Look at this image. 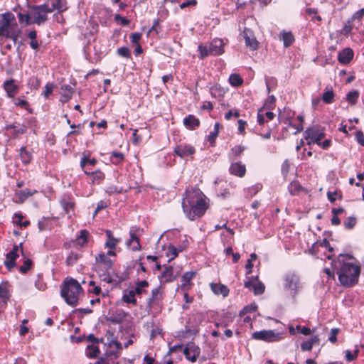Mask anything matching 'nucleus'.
Masks as SVG:
<instances>
[{
    "mask_svg": "<svg viewBox=\"0 0 364 364\" xmlns=\"http://www.w3.org/2000/svg\"><path fill=\"white\" fill-rule=\"evenodd\" d=\"M181 206L186 218L193 221L202 218L210 205L208 198L198 188L191 187L183 193Z\"/></svg>",
    "mask_w": 364,
    "mask_h": 364,
    "instance_id": "nucleus-1",
    "label": "nucleus"
},
{
    "mask_svg": "<svg viewBox=\"0 0 364 364\" xmlns=\"http://www.w3.org/2000/svg\"><path fill=\"white\" fill-rule=\"evenodd\" d=\"M360 274V262L353 255L343 253V287H352L357 284Z\"/></svg>",
    "mask_w": 364,
    "mask_h": 364,
    "instance_id": "nucleus-2",
    "label": "nucleus"
},
{
    "mask_svg": "<svg viewBox=\"0 0 364 364\" xmlns=\"http://www.w3.org/2000/svg\"><path fill=\"white\" fill-rule=\"evenodd\" d=\"M84 291L77 279L67 277L61 287L60 296L67 304L75 307L78 304L80 297L83 295Z\"/></svg>",
    "mask_w": 364,
    "mask_h": 364,
    "instance_id": "nucleus-3",
    "label": "nucleus"
},
{
    "mask_svg": "<svg viewBox=\"0 0 364 364\" xmlns=\"http://www.w3.org/2000/svg\"><path fill=\"white\" fill-rule=\"evenodd\" d=\"M21 30L18 28L14 15L10 12L0 14V36L11 38L16 43L21 35Z\"/></svg>",
    "mask_w": 364,
    "mask_h": 364,
    "instance_id": "nucleus-4",
    "label": "nucleus"
},
{
    "mask_svg": "<svg viewBox=\"0 0 364 364\" xmlns=\"http://www.w3.org/2000/svg\"><path fill=\"white\" fill-rule=\"evenodd\" d=\"M283 287L289 294L295 299L303 289L299 274L295 271H288L283 276Z\"/></svg>",
    "mask_w": 364,
    "mask_h": 364,
    "instance_id": "nucleus-5",
    "label": "nucleus"
},
{
    "mask_svg": "<svg viewBox=\"0 0 364 364\" xmlns=\"http://www.w3.org/2000/svg\"><path fill=\"white\" fill-rule=\"evenodd\" d=\"M164 299V289L161 285L153 288L151 291L150 296L147 299L146 308L149 311L156 310L161 311L163 306V301Z\"/></svg>",
    "mask_w": 364,
    "mask_h": 364,
    "instance_id": "nucleus-6",
    "label": "nucleus"
},
{
    "mask_svg": "<svg viewBox=\"0 0 364 364\" xmlns=\"http://www.w3.org/2000/svg\"><path fill=\"white\" fill-rule=\"evenodd\" d=\"M325 134L323 129L319 126L315 125L307 128L304 132V137L308 140V144H317L320 145L321 140L323 139Z\"/></svg>",
    "mask_w": 364,
    "mask_h": 364,
    "instance_id": "nucleus-7",
    "label": "nucleus"
},
{
    "mask_svg": "<svg viewBox=\"0 0 364 364\" xmlns=\"http://www.w3.org/2000/svg\"><path fill=\"white\" fill-rule=\"evenodd\" d=\"M33 11L34 20L32 21L33 23L41 25L48 20V13H50L49 11V5L48 3H45L42 5H33L29 6Z\"/></svg>",
    "mask_w": 364,
    "mask_h": 364,
    "instance_id": "nucleus-8",
    "label": "nucleus"
},
{
    "mask_svg": "<svg viewBox=\"0 0 364 364\" xmlns=\"http://www.w3.org/2000/svg\"><path fill=\"white\" fill-rule=\"evenodd\" d=\"M110 255L105 253L104 252H100L98 253L95 258V271L96 270H110L113 267V261L109 258Z\"/></svg>",
    "mask_w": 364,
    "mask_h": 364,
    "instance_id": "nucleus-9",
    "label": "nucleus"
},
{
    "mask_svg": "<svg viewBox=\"0 0 364 364\" xmlns=\"http://www.w3.org/2000/svg\"><path fill=\"white\" fill-rule=\"evenodd\" d=\"M106 235V240L104 244L105 248L108 249L107 255L110 256H116L115 250L117 245L121 242V238L115 237L110 230L105 231Z\"/></svg>",
    "mask_w": 364,
    "mask_h": 364,
    "instance_id": "nucleus-10",
    "label": "nucleus"
},
{
    "mask_svg": "<svg viewBox=\"0 0 364 364\" xmlns=\"http://www.w3.org/2000/svg\"><path fill=\"white\" fill-rule=\"evenodd\" d=\"M19 247L21 249V254L23 255L22 243H20L19 245H14L12 250L6 255V259L4 262V264L9 271H11V269L16 266V260L18 257V251Z\"/></svg>",
    "mask_w": 364,
    "mask_h": 364,
    "instance_id": "nucleus-11",
    "label": "nucleus"
},
{
    "mask_svg": "<svg viewBox=\"0 0 364 364\" xmlns=\"http://www.w3.org/2000/svg\"><path fill=\"white\" fill-rule=\"evenodd\" d=\"M183 351L186 358L192 363L196 362L200 354V348L193 342L188 343Z\"/></svg>",
    "mask_w": 364,
    "mask_h": 364,
    "instance_id": "nucleus-12",
    "label": "nucleus"
},
{
    "mask_svg": "<svg viewBox=\"0 0 364 364\" xmlns=\"http://www.w3.org/2000/svg\"><path fill=\"white\" fill-rule=\"evenodd\" d=\"M138 230L139 229L136 228H131L129 232V238L126 242L127 246L133 252H137L141 250L140 238L136 234Z\"/></svg>",
    "mask_w": 364,
    "mask_h": 364,
    "instance_id": "nucleus-13",
    "label": "nucleus"
},
{
    "mask_svg": "<svg viewBox=\"0 0 364 364\" xmlns=\"http://www.w3.org/2000/svg\"><path fill=\"white\" fill-rule=\"evenodd\" d=\"M242 36L245 40V46L251 50H256L259 48V42L257 40L252 30L248 28H244Z\"/></svg>",
    "mask_w": 364,
    "mask_h": 364,
    "instance_id": "nucleus-14",
    "label": "nucleus"
},
{
    "mask_svg": "<svg viewBox=\"0 0 364 364\" xmlns=\"http://www.w3.org/2000/svg\"><path fill=\"white\" fill-rule=\"evenodd\" d=\"M164 270L161 275L159 276V280L160 285H164L167 283H171L176 279V276L174 274L173 267L171 265L164 264Z\"/></svg>",
    "mask_w": 364,
    "mask_h": 364,
    "instance_id": "nucleus-15",
    "label": "nucleus"
},
{
    "mask_svg": "<svg viewBox=\"0 0 364 364\" xmlns=\"http://www.w3.org/2000/svg\"><path fill=\"white\" fill-rule=\"evenodd\" d=\"M196 152V149L191 144H180L174 149V153L180 158L191 157Z\"/></svg>",
    "mask_w": 364,
    "mask_h": 364,
    "instance_id": "nucleus-16",
    "label": "nucleus"
},
{
    "mask_svg": "<svg viewBox=\"0 0 364 364\" xmlns=\"http://www.w3.org/2000/svg\"><path fill=\"white\" fill-rule=\"evenodd\" d=\"M14 78L6 80L3 83V88L9 98H14L19 92L20 87L16 83Z\"/></svg>",
    "mask_w": 364,
    "mask_h": 364,
    "instance_id": "nucleus-17",
    "label": "nucleus"
},
{
    "mask_svg": "<svg viewBox=\"0 0 364 364\" xmlns=\"http://www.w3.org/2000/svg\"><path fill=\"white\" fill-rule=\"evenodd\" d=\"M252 338L255 340H260L267 342L277 341V335L272 330H263L255 331L252 334Z\"/></svg>",
    "mask_w": 364,
    "mask_h": 364,
    "instance_id": "nucleus-18",
    "label": "nucleus"
},
{
    "mask_svg": "<svg viewBox=\"0 0 364 364\" xmlns=\"http://www.w3.org/2000/svg\"><path fill=\"white\" fill-rule=\"evenodd\" d=\"M225 43L221 38H215L210 43V55L218 56L225 53Z\"/></svg>",
    "mask_w": 364,
    "mask_h": 364,
    "instance_id": "nucleus-19",
    "label": "nucleus"
},
{
    "mask_svg": "<svg viewBox=\"0 0 364 364\" xmlns=\"http://www.w3.org/2000/svg\"><path fill=\"white\" fill-rule=\"evenodd\" d=\"M196 274V271H190L185 272L181 277V284L180 288L186 291L190 290L193 285L192 279Z\"/></svg>",
    "mask_w": 364,
    "mask_h": 364,
    "instance_id": "nucleus-20",
    "label": "nucleus"
},
{
    "mask_svg": "<svg viewBox=\"0 0 364 364\" xmlns=\"http://www.w3.org/2000/svg\"><path fill=\"white\" fill-rule=\"evenodd\" d=\"M229 171L230 174L242 178L246 173V166L240 161H237L231 164Z\"/></svg>",
    "mask_w": 364,
    "mask_h": 364,
    "instance_id": "nucleus-21",
    "label": "nucleus"
},
{
    "mask_svg": "<svg viewBox=\"0 0 364 364\" xmlns=\"http://www.w3.org/2000/svg\"><path fill=\"white\" fill-rule=\"evenodd\" d=\"M60 90V101L62 103H66L71 100L75 92L74 88L70 85H62Z\"/></svg>",
    "mask_w": 364,
    "mask_h": 364,
    "instance_id": "nucleus-22",
    "label": "nucleus"
},
{
    "mask_svg": "<svg viewBox=\"0 0 364 364\" xmlns=\"http://www.w3.org/2000/svg\"><path fill=\"white\" fill-rule=\"evenodd\" d=\"M183 123L188 130H195L200 125V119L193 114H188L183 119Z\"/></svg>",
    "mask_w": 364,
    "mask_h": 364,
    "instance_id": "nucleus-23",
    "label": "nucleus"
},
{
    "mask_svg": "<svg viewBox=\"0 0 364 364\" xmlns=\"http://www.w3.org/2000/svg\"><path fill=\"white\" fill-rule=\"evenodd\" d=\"M210 287L215 295H222L223 297H227L229 295L230 289L225 284L212 282L210 284Z\"/></svg>",
    "mask_w": 364,
    "mask_h": 364,
    "instance_id": "nucleus-24",
    "label": "nucleus"
},
{
    "mask_svg": "<svg viewBox=\"0 0 364 364\" xmlns=\"http://www.w3.org/2000/svg\"><path fill=\"white\" fill-rule=\"evenodd\" d=\"M11 295L9 289L8 282H2L0 284V298L1 302L0 304V308L6 307L7 301H9Z\"/></svg>",
    "mask_w": 364,
    "mask_h": 364,
    "instance_id": "nucleus-25",
    "label": "nucleus"
},
{
    "mask_svg": "<svg viewBox=\"0 0 364 364\" xmlns=\"http://www.w3.org/2000/svg\"><path fill=\"white\" fill-rule=\"evenodd\" d=\"M90 232L87 230H81L79 235L73 241L77 247H84L87 245Z\"/></svg>",
    "mask_w": 364,
    "mask_h": 364,
    "instance_id": "nucleus-26",
    "label": "nucleus"
},
{
    "mask_svg": "<svg viewBox=\"0 0 364 364\" xmlns=\"http://www.w3.org/2000/svg\"><path fill=\"white\" fill-rule=\"evenodd\" d=\"M97 162V161H80V167L86 175L90 176L99 169L95 167Z\"/></svg>",
    "mask_w": 364,
    "mask_h": 364,
    "instance_id": "nucleus-27",
    "label": "nucleus"
},
{
    "mask_svg": "<svg viewBox=\"0 0 364 364\" xmlns=\"http://www.w3.org/2000/svg\"><path fill=\"white\" fill-rule=\"evenodd\" d=\"M51 6H49V11L52 13L57 10L59 13H62L68 9L66 0H50Z\"/></svg>",
    "mask_w": 364,
    "mask_h": 364,
    "instance_id": "nucleus-28",
    "label": "nucleus"
},
{
    "mask_svg": "<svg viewBox=\"0 0 364 364\" xmlns=\"http://www.w3.org/2000/svg\"><path fill=\"white\" fill-rule=\"evenodd\" d=\"M14 11L17 12L18 18L20 23H25L26 25H30L33 23L28 12H26L25 14L22 13L21 11V7L19 5L16 6L14 9Z\"/></svg>",
    "mask_w": 364,
    "mask_h": 364,
    "instance_id": "nucleus-29",
    "label": "nucleus"
},
{
    "mask_svg": "<svg viewBox=\"0 0 364 364\" xmlns=\"http://www.w3.org/2000/svg\"><path fill=\"white\" fill-rule=\"evenodd\" d=\"M119 355L120 353L118 350L107 352L103 356H102L103 359V364L118 363L117 359L119 358Z\"/></svg>",
    "mask_w": 364,
    "mask_h": 364,
    "instance_id": "nucleus-30",
    "label": "nucleus"
},
{
    "mask_svg": "<svg viewBox=\"0 0 364 364\" xmlns=\"http://www.w3.org/2000/svg\"><path fill=\"white\" fill-rule=\"evenodd\" d=\"M149 283L146 280H141L138 281L136 283V286L133 290L134 294L138 296H141L143 294H146L147 290L146 289L149 287Z\"/></svg>",
    "mask_w": 364,
    "mask_h": 364,
    "instance_id": "nucleus-31",
    "label": "nucleus"
},
{
    "mask_svg": "<svg viewBox=\"0 0 364 364\" xmlns=\"http://www.w3.org/2000/svg\"><path fill=\"white\" fill-rule=\"evenodd\" d=\"M100 350L99 344H88L85 349V355L90 358H96L99 356Z\"/></svg>",
    "mask_w": 364,
    "mask_h": 364,
    "instance_id": "nucleus-32",
    "label": "nucleus"
},
{
    "mask_svg": "<svg viewBox=\"0 0 364 364\" xmlns=\"http://www.w3.org/2000/svg\"><path fill=\"white\" fill-rule=\"evenodd\" d=\"M333 272H331L330 269H326V272L328 275L329 277H334V274H336L338 277V281L341 283V264L340 262L332 264Z\"/></svg>",
    "mask_w": 364,
    "mask_h": 364,
    "instance_id": "nucleus-33",
    "label": "nucleus"
},
{
    "mask_svg": "<svg viewBox=\"0 0 364 364\" xmlns=\"http://www.w3.org/2000/svg\"><path fill=\"white\" fill-rule=\"evenodd\" d=\"M280 40L283 41L285 48L289 47L294 41V36L291 32L282 31L280 33Z\"/></svg>",
    "mask_w": 364,
    "mask_h": 364,
    "instance_id": "nucleus-34",
    "label": "nucleus"
},
{
    "mask_svg": "<svg viewBox=\"0 0 364 364\" xmlns=\"http://www.w3.org/2000/svg\"><path fill=\"white\" fill-rule=\"evenodd\" d=\"M304 190V188L297 181H291L290 184L288 186V191L291 196L298 195Z\"/></svg>",
    "mask_w": 364,
    "mask_h": 364,
    "instance_id": "nucleus-35",
    "label": "nucleus"
},
{
    "mask_svg": "<svg viewBox=\"0 0 364 364\" xmlns=\"http://www.w3.org/2000/svg\"><path fill=\"white\" fill-rule=\"evenodd\" d=\"M26 85L31 90H37L41 87V80L37 76H31L28 79Z\"/></svg>",
    "mask_w": 364,
    "mask_h": 364,
    "instance_id": "nucleus-36",
    "label": "nucleus"
},
{
    "mask_svg": "<svg viewBox=\"0 0 364 364\" xmlns=\"http://www.w3.org/2000/svg\"><path fill=\"white\" fill-rule=\"evenodd\" d=\"M136 294L133 291V290H129L127 292H125L122 296V301L126 304H132L134 306L137 305V301L135 298Z\"/></svg>",
    "mask_w": 364,
    "mask_h": 364,
    "instance_id": "nucleus-37",
    "label": "nucleus"
},
{
    "mask_svg": "<svg viewBox=\"0 0 364 364\" xmlns=\"http://www.w3.org/2000/svg\"><path fill=\"white\" fill-rule=\"evenodd\" d=\"M82 257V255L75 252H70L69 255H68L66 259H65V264L68 267L73 266L77 263L79 259Z\"/></svg>",
    "mask_w": 364,
    "mask_h": 364,
    "instance_id": "nucleus-38",
    "label": "nucleus"
},
{
    "mask_svg": "<svg viewBox=\"0 0 364 364\" xmlns=\"http://www.w3.org/2000/svg\"><path fill=\"white\" fill-rule=\"evenodd\" d=\"M354 57L353 50L348 47L343 49V65L348 64Z\"/></svg>",
    "mask_w": 364,
    "mask_h": 364,
    "instance_id": "nucleus-39",
    "label": "nucleus"
},
{
    "mask_svg": "<svg viewBox=\"0 0 364 364\" xmlns=\"http://www.w3.org/2000/svg\"><path fill=\"white\" fill-rule=\"evenodd\" d=\"M109 270L103 269V270H96V272L98 274L99 277L102 282H104L107 284H112L114 282V279L112 276L109 273Z\"/></svg>",
    "mask_w": 364,
    "mask_h": 364,
    "instance_id": "nucleus-40",
    "label": "nucleus"
},
{
    "mask_svg": "<svg viewBox=\"0 0 364 364\" xmlns=\"http://www.w3.org/2000/svg\"><path fill=\"white\" fill-rule=\"evenodd\" d=\"M12 99L13 102L16 106L19 107L21 109H23L30 113L32 112V109L31 108V106L28 101L20 98H16L15 97Z\"/></svg>",
    "mask_w": 364,
    "mask_h": 364,
    "instance_id": "nucleus-41",
    "label": "nucleus"
},
{
    "mask_svg": "<svg viewBox=\"0 0 364 364\" xmlns=\"http://www.w3.org/2000/svg\"><path fill=\"white\" fill-rule=\"evenodd\" d=\"M60 204L63 208V210L65 211L67 214H69L70 212L74 211L75 208V202L72 200L63 198L60 200Z\"/></svg>",
    "mask_w": 364,
    "mask_h": 364,
    "instance_id": "nucleus-42",
    "label": "nucleus"
},
{
    "mask_svg": "<svg viewBox=\"0 0 364 364\" xmlns=\"http://www.w3.org/2000/svg\"><path fill=\"white\" fill-rule=\"evenodd\" d=\"M166 256L168 257V262H171L176 258L178 256V254L176 251V246L172 244H169L166 250Z\"/></svg>",
    "mask_w": 364,
    "mask_h": 364,
    "instance_id": "nucleus-43",
    "label": "nucleus"
},
{
    "mask_svg": "<svg viewBox=\"0 0 364 364\" xmlns=\"http://www.w3.org/2000/svg\"><path fill=\"white\" fill-rule=\"evenodd\" d=\"M90 176L93 184H100L105 178V173L98 169L95 171Z\"/></svg>",
    "mask_w": 364,
    "mask_h": 364,
    "instance_id": "nucleus-44",
    "label": "nucleus"
},
{
    "mask_svg": "<svg viewBox=\"0 0 364 364\" xmlns=\"http://www.w3.org/2000/svg\"><path fill=\"white\" fill-rule=\"evenodd\" d=\"M334 92L332 89L326 88L323 93L321 100L326 104H331L334 101Z\"/></svg>",
    "mask_w": 364,
    "mask_h": 364,
    "instance_id": "nucleus-45",
    "label": "nucleus"
},
{
    "mask_svg": "<svg viewBox=\"0 0 364 364\" xmlns=\"http://www.w3.org/2000/svg\"><path fill=\"white\" fill-rule=\"evenodd\" d=\"M229 82L232 87H239L243 84L242 77L237 73H232L229 77Z\"/></svg>",
    "mask_w": 364,
    "mask_h": 364,
    "instance_id": "nucleus-46",
    "label": "nucleus"
},
{
    "mask_svg": "<svg viewBox=\"0 0 364 364\" xmlns=\"http://www.w3.org/2000/svg\"><path fill=\"white\" fill-rule=\"evenodd\" d=\"M359 96L360 92L358 90L350 91L347 93L346 100L349 104L354 105L357 103Z\"/></svg>",
    "mask_w": 364,
    "mask_h": 364,
    "instance_id": "nucleus-47",
    "label": "nucleus"
},
{
    "mask_svg": "<svg viewBox=\"0 0 364 364\" xmlns=\"http://www.w3.org/2000/svg\"><path fill=\"white\" fill-rule=\"evenodd\" d=\"M6 129H13V135L18 136L19 134H23L26 132V127L25 125H21L17 127L14 124H9L6 127Z\"/></svg>",
    "mask_w": 364,
    "mask_h": 364,
    "instance_id": "nucleus-48",
    "label": "nucleus"
},
{
    "mask_svg": "<svg viewBox=\"0 0 364 364\" xmlns=\"http://www.w3.org/2000/svg\"><path fill=\"white\" fill-rule=\"evenodd\" d=\"M198 51L199 53L198 58L200 60H203L207 58L208 55H210V50L209 46L208 47L205 45L200 44L198 46Z\"/></svg>",
    "mask_w": 364,
    "mask_h": 364,
    "instance_id": "nucleus-49",
    "label": "nucleus"
},
{
    "mask_svg": "<svg viewBox=\"0 0 364 364\" xmlns=\"http://www.w3.org/2000/svg\"><path fill=\"white\" fill-rule=\"evenodd\" d=\"M55 88V85L54 83L48 82L44 87V89L41 93V95L45 99H48L50 97V96L52 95Z\"/></svg>",
    "mask_w": 364,
    "mask_h": 364,
    "instance_id": "nucleus-50",
    "label": "nucleus"
},
{
    "mask_svg": "<svg viewBox=\"0 0 364 364\" xmlns=\"http://www.w3.org/2000/svg\"><path fill=\"white\" fill-rule=\"evenodd\" d=\"M262 188V183H257L246 190L247 196L250 198L255 196Z\"/></svg>",
    "mask_w": 364,
    "mask_h": 364,
    "instance_id": "nucleus-51",
    "label": "nucleus"
},
{
    "mask_svg": "<svg viewBox=\"0 0 364 364\" xmlns=\"http://www.w3.org/2000/svg\"><path fill=\"white\" fill-rule=\"evenodd\" d=\"M36 193H37V191H36V190L31 191L30 189L26 188V189L19 191V193H18V196L21 202H23L25 200H26L28 197L34 195Z\"/></svg>",
    "mask_w": 364,
    "mask_h": 364,
    "instance_id": "nucleus-52",
    "label": "nucleus"
},
{
    "mask_svg": "<svg viewBox=\"0 0 364 364\" xmlns=\"http://www.w3.org/2000/svg\"><path fill=\"white\" fill-rule=\"evenodd\" d=\"M245 149L246 147L242 145H235L231 149V156L233 157H240Z\"/></svg>",
    "mask_w": 364,
    "mask_h": 364,
    "instance_id": "nucleus-53",
    "label": "nucleus"
},
{
    "mask_svg": "<svg viewBox=\"0 0 364 364\" xmlns=\"http://www.w3.org/2000/svg\"><path fill=\"white\" fill-rule=\"evenodd\" d=\"M35 287L40 291H44L47 288L46 283L44 282L43 274H38L35 281Z\"/></svg>",
    "mask_w": 364,
    "mask_h": 364,
    "instance_id": "nucleus-54",
    "label": "nucleus"
},
{
    "mask_svg": "<svg viewBox=\"0 0 364 364\" xmlns=\"http://www.w3.org/2000/svg\"><path fill=\"white\" fill-rule=\"evenodd\" d=\"M117 53L118 55L127 58V59H131V52L130 50L127 47H119L117 50Z\"/></svg>",
    "mask_w": 364,
    "mask_h": 364,
    "instance_id": "nucleus-55",
    "label": "nucleus"
},
{
    "mask_svg": "<svg viewBox=\"0 0 364 364\" xmlns=\"http://www.w3.org/2000/svg\"><path fill=\"white\" fill-rule=\"evenodd\" d=\"M32 265V260L30 259H27L23 262V265L19 267V272L23 274H26L31 269Z\"/></svg>",
    "mask_w": 364,
    "mask_h": 364,
    "instance_id": "nucleus-56",
    "label": "nucleus"
},
{
    "mask_svg": "<svg viewBox=\"0 0 364 364\" xmlns=\"http://www.w3.org/2000/svg\"><path fill=\"white\" fill-rule=\"evenodd\" d=\"M332 218H331V224L335 225H338L340 224V219L338 218V214L341 213V208H333L332 209Z\"/></svg>",
    "mask_w": 364,
    "mask_h": 364,
    "instance_id": "nucleus-57",
    "label": "nucleus"
},
{
    "mask_svg": "<svg viewBox=\"0 0 364 364\" xmlns=\"http://www.w3.org/2000/svg\"><path fill=\"white\" fill-rule=\"evenodd\" d=\"M357 223V218L355 216H350L346 218L344 222V226L348 230L353 229Z\"/></svg>",
    "mask_w": 364,
    "mask_h": 364,
    "instance_id": "nucleus-58",
    "label": "nucleus"
},
{
    "mask_svg": "<svg viewBox=\"0 0 364 364\" xmlns=\"http://www.w3.org/2000/svg\"><path fill=\"white\" fill-rule=\"evenodd\" d=\"M264 289H265L264 285L260 282H259L257 284H254V286H253L254 293L256 295H259V294H263L264 291Z\"/></svg>",
    "mask_w": 364,
    "mask_h": 364,
    "instance_id": "nucleus-59",
    "label": "nucleus"
},
{
    "mask_svg": "<svg viewBox=\"0 0 364 364\" xmlns=\"http://www.w3.org/2000/svg\"><path fill=\"white\" fill-rule=\"evenodd\" d=\"M108 206V203L105 200H100L97 203V207L94 211L93 217L96 216L97 213Z\"/></svg>",
    "mask_w": 364,
    "mask_h": 364,
    "instance_id": "nucleus-60",
    "label": "nucleus"
},
{
    "mask_svg": "<svg viewBox=\"0 0 364 364\" xmlns=\"http://www.w3.org/2000/svg\"><path fill=\"white\" fill-rule=\"evenodd\" d=\"M218 134L217 131H213L207 136V141L210 143V146H214L215 144V139L218 137Z\"/></svg>",
    "mask_w": 364,
    "mask_h": 364,
    "instance_id": "nucleus-61",
    "label": "nucleus"
},
{
    "mask_svg": "<svg viewBox=\"0 0 364 364\" xmlns=\"http://www.w3.org/2000/svg\"><path fill=\"white\" fill-rule=\"evenodd\" d=\"M106 192L109 194L122 193L124 192L122 188H118L116 186H109L107 188Z\"/></svg>",
    "mask_w": 364,
    "mask_h": 364,
    "instance_id": "nucleus-62",
    "label": "nucleus"
},
{
    "mask_svg": "<svg viewBox=\"0 0 364 364\" xmlns=\"http://www.w3.org/2000/svg\"><path fill=\"white\" fill-rule=\"evenodd\" d=\"M141 36L142 34L141 33L136 32L131 33L129 38L133 44L137 45V43H139V41L141 40Z\"/></svg>",
    "mask_w": 364,
    "mask_h": 364,
    "instance_id": "nucleus-63",
    "label": "nucleus"
},
{
    "mask_svg": "<svg viewBox=\"0 0 364 364\" xmlns=\"http://www.w3.org/2000/svg\"><path fill=\"white\" fill-rule=\"evenodd\" d=\"M102 339H99L98 338L95 337L94 336V334L91 333L90 335H88L86 338H85V341L89 343V344H93V345H95V344H100V343L102 341Z\"/></svg>",
    "mask_w": 364,
    "mask_h": 364,
    "instance_id": "nucleus-64",
    "label": "nucleus"
}]
</instances>
